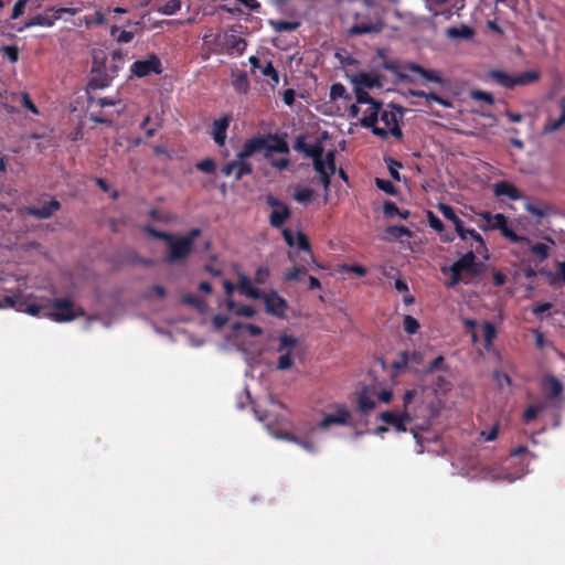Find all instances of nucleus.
<instances>
[{
	"instance_id": "obj_2",
	"label": "nucleus",
	"mask_w": 565,
	"mask_h": 565,
	"mask_svg": "<svg viewBox=\"0 0 565 565\" xmlns=\"http://www.w3.org/2000/svg\"><path fill=\"white\" fill-rule=\"evenodd\" d=\"M488 76L498 85L513 89L516 86H526L535 83L540 79L541 74L537 71H527L519 75H511L501 70H492L488 73Z\"/></svg>"
},
{
	"instance_id": "obj_26",
	"label": "nucleus",
	"mask_w": 565,
	"mask_h": 565,
	"mask_svg": "<svg viewBox=\"0 0 565 565\" xmlns=\"http://www.w3.org/2000/svg\"><path fill=\"white\" fill-rule=\"evenodd\" d=\"M49 309H51L50 300L43 303H36V302H23L20 303L19 310L24 311L31 316H39L43 313L46 316V312H49Z\"/></svg>"
},
{
	"instance_id": "obj_31",
	"label": "nucleus",
	"mask_w": 565,
	"mask_h": 565,
	"mask_svg": "<svg viewBox=\"0 0 565 565\" xmlns=\"http://www.w3.org/2000/svg\"><path fill=\"white\" fill-rule=\"evenodd\" d=\"M110 35L113 38H116L118 43H130L135 38L134 32L126 30L120 31V29L117 25L111 26Z\"/></svg>"
},
{
	"instance_id": "obj_56",
	"label": "nucleus",
	"mask_w": 565,
	"mask_h": 565,
	"mask_svg": "<svg viewBox=\"0 0 565 565\" xmlns=\"http://www.w3.org/2000/svg\"><path fill=\"white\" fill-rule=\"evenodd\" d=\"M445 364V358L443 355H438L436 359H434L433 362L429 363V365L426 367L427 373H433L435 371H439L444 369Z\"/></svg>"
},
{
	"instance_id": "obj_40",
	"label": "nucleus",
	"mask_w": 565,
	"mask_h": 565,
	"mask_svg": "<svg viewBox=\"0 0 565 565\" xmlns=\"http://www.w3.org/2000/svg\"><path fill=\"white\" fill-rule=\"evenodd\" d=\"M196 169L203 173L213 174L216 170V163L213 159L206 158L196 163Z\"/></svg>"
},
{
	"instance_id": "obj_6",
	"label": "nucleus",
	"mask_w": 565,
	"mask_h": 565,
	"mask_svg": "<svg viewBox=\"0 0 565 565\" xmlns=\"http://www.w3.org/2000/svg\"><path fill=\"white\" fill-rule=\"evenodd\" d=\"M403 107L390 104L387 108L382 109L380 111L379 118L384 124L386 129L392 134V136L398 140L403 139V131L399 127L398 117L403 115Z\"/></svg>"
},
{
	"instance_id": "obj_10",
	"label": "nucleus",
	"mask_w": 565,
	"mask_h": 565,
	"mask_svg": "<svg viewBox=\"0 0 565 565\" xmlns=\"http://www.w3.org/2000/svg\"><path fill=\"white\" fill-rule=\"evenodd\" d=\"M297 344V339L292 335L282 334L279 337L277 351L280 354L277 362V370L286 371L292 366V350Z\"/></svg>"
},
{
	"instance_id": "obj_5",
	"label": "nucleus",
	"mask_w": 565,
	"mask_h": 565,
	"mask_svg": "<svg viewBox=\"0 0 565 565\" xmlns=\"http://www.w3.org/2000/svg\"><path fill=\"white\" fill-rule=\"evenodd\" d=\"M354 23L348 29V34L351 36L379 33L383 30V22L379 17H370L369 14H361L354 12Z\"/></svg>"
},
{
	"instance_id": "obj_45",
	"label": "nucleus",
	"mask_w": 565,
	"mask_h": 565,
	"mask_svg": "<svg viewBox=\"0 0 565 565\" xmlns=\"http://www.w3.org/2000/svg\"><path fill=\"white\" fill-rule=\"evenodd\" d=\"M143 230L151 237L163 241L164 243L168 241V238H171V233L159 231L154 228L152 225H146Z\"/></svg>"
},
{
	"instance_id": "obj_1",
	"label": "nucleus",
	"mask_w": 565,
	"mask_h": 565,
	"mask_svg": "<svg viewBox=\"0 0 565 565\" xmlns=\"http://www.w3.org/2000/svg\"><path fill=\"white\" fill-rule=\"evenodd\" d=\"M257 152H264L265 159L269 160L273 152L288 154L289 146L285 138L277 134L260 135L245 141L239 157L249 158Z\"/></svg>"
},
{
	"instance_id": "obj_59",
	"label": "nucleus",
	"mask_w": 565,
	"mask_h": 565,
	"mask_svg": "<svg viewBox=\"0 0 565 565\" xmlns=\"http://www.w3.org/2000/svg\"><path fill=\"white\" fill-rule=\"evenodd\" d=\"M26 3L28 0H18L13 6L11 18L18 19L20 15H22L25 10Z\"/></svg>"
},
{
	"instance_id": "obj_24",
	"label": "nucleus",
	"mask_w": 565,
	"mask_h": 565,
	"mask_svg": "<svg viewBox=\"0 0 565 565\" xmlns=\"http://www.w3.org/2000/svg\"><path fill=\"white\" fill-rule=\"evenodd\" d=\"M382 108V103H371L369 107L364 111V116L361 118L360 124L362 127H371L374 126L380 116V111Z\"/></svg>"
},
{
	"instance_id": "obj_11",
	"label": "nucleus",
	"mask_w": 565,
	"mask_h": 565,
	"mask_svg": "<svg viewBox=\"0 0 565 565\" xmlns=\"http://www.w3.org/2000/svg\"><path fill=\"white\" fill-rule=\"evenodd\" d=\"M337 412L334 414H323L321 420L318 423L317 427L324 430L330 428L333 425L337 426H347L350 424L351 412L343 404H337Z\"/></svg>"
},
{
	"instance_id": "obj_30",
	"label": "nucleus",
	"mask_w": 565,
	"mask_h": 565,
	"mask_svg": "<svg viewBox=\"0 0 565 565\" xmlns=\"http://www.w3.org/2000/svg\"><path fill=\"white\" fill-rule=\"evenodd\" d=\"M409 361H411L409 352L401 351L397 353L396 359L393 361L392 369L396 373H399L401 371H403L407 367V365L409 364Z\"/></svg>"
},
{
	"instance_id": "obj_4",
	"label": "nucleus",
	"mask_w": 565,
	"mask_h": 565,
	"mask_svg": "<svg viewBox=\"0 0 565 565\" xmlns=\"http://www.w3.org/2000/svg\"><path fill=\"white\" fill-rule=\"evenodd\" d=\"M166 245L167 252L162 260L169 265L183 263L194 252L190 243L179 234L171 233V238H168Z\"/></svg>"
},
{
	"instance_id": "obj_62",
	"label": "nucleus",
	"mask_w": 565,
	"mask_h": 565,
	"mask_svg": "<svg viewBox=\"0 0 565 565\" xmlns=\"http://www.w3.org/2000/svg\"><path fill=\"white\" fill-rule=\"evenodd\" d=\"M428 222L430 227L434 228L435 231L441 232L444 230V223L433 212L428 213Z\"/></svg>"
},
{
	"instance_id": "obj_25",
	"label": "nucleus",
	"mask_w": 565,
	"mask_h": 565,
	"mask_svg": "<svg viewBox=\"0 0 565 565\" xmlns=\"http://www.w3.org/2000/svg\"><path fill=\"white\" fill-rule=\"evenodd\" d=\"M247 157H239V152L236 154L234 177L236 180H241L245 175L253 173V166L247 161Z\"/></svg>"
},
{
	"instance_id": "obj_20",
	"label": "nucleus",
	"mask_w": 565,
	"mask_h": 565,
	"mask_svg": "<svg viewBox=\"0 0 565 565\" xmlns=\"http://www.w3.org/2000/svg\"><path fill=\"white\" fill-rule=\"evenodd\" d=\"M305 156L312 159L316 171H320L321 166L327 164V158L323 159V147L319 141L308 145Z\"/></svg>"
},
{
	"instance_id": "obj_47",
	"label": "nucleus",
	"mask_w": 565,
	"mask_h": 565,
	"mask_svg": "<svg viewBox=\"0 0 565 565\" xmlns=\"http://www.w3.org/2000/svg\"><path fill=\"white\" fill-rule=\"evenodd\" d=\"M269 276H270V271H269L268 267L260 266L257 268V270L255 273L254 281L257 285H265L268 281Z\"/></svg>"
},
{
	"instance_id": "obj_18",
	"label": "nucleus",
	"mask_w": 565,
	"mask_h": 565,
	"mask_svg": "<svg viewBox=\"0 0 565 565\" xmlns=\"http://www.w3.org/2000/svg\"><path fill=\"white\" fill-rule=\"evenodd\" d=\"M495 196H507L511 201H519L523 198L522 192L511 182L500 181L493 185Z\"/></svg>"
},
{
	"instance_id": "obj_13",
	"label": "nucleus",
	"mask_w": 565,
	"mask_h": 565,
	"mask_svg": "<svg viewBox=\"0 0 565 565\" xmlns=\"http://www.w3.org/2000/svg\"><path fill=\"white\" fill-rule=\"evenodd\" d=\"M380 419L385 424L393 426L397 431H406V424H409L413 420V417L407 411H404L402 414L387 411L381 413Z\"/></svg>"
},
{
	"instance_id": "obj_35",
	"label": "nucleus",
	"mask_w": 565,
	"mask_h": 565,
	"mask_svg": "<svg viewBox=\"0 0 565 565\" xmlns=\"http://www.w3.org/2000/svg\"><path fill=\"white\" fill-rule=\"evenodd\" d=\"M359 84L369 88L381 85L379 76L372 73H361L359 75Z\"/></svg>"
},
{
	"instance_id": "obj_27",
	"label": "nucleus",
	"mask_w": 565,
	"mask_h": 565,
	"mask_svg": "<svg viewBox=\"0 0 565 565\" xmlns=\"http://www.w3.org/2000/svg\"><path fill=\"white\" fill-rule=\"evenodd\" d=\"M267 23L273 28L276 33L296 31L300 26L299 21H284L269 19Z\"/></svg>"
},
{
	"instance_id": "obj_17",
	"label": "nucleus",
	"mask_w": 565,
	"mask_h": 565,
	"mask_svg": "<svg viewBox=\"0 0 565 565\" xmlns=\"http://www.w3.org/2000/svg\"><path fill=\"white\" fill-rule=\"evenodd\" d=\"M67 12V9H58L55 11L54 15L49 14H36L35 17L31 18L24 23V26L19 29V31H22L23 29H28L31 26H52L55 22V20L60 19L62 13Z\"/></svg>"
},
{
	"instance_id": "obj_28",
	"label": "nucleus",
	"mask_w": 565,
	"mask_h": 565,
	"mask_svg": "<svg viewBox=\"0 0 565 565\" xmlns=\"http://www.w3.org/2000/svg\"><path fill=\"white\" fill-rule=\"evenodd\" d=\"M340 98L350 102L352 96L348 93L345 86L342 83H334L330 88V100L335 102Z\"/></svg>"
},
{
	"instance_id": "obj_57",
	"label": "nucleus",
	"mask_w": 565,
	"mask_h": 565,
	"mask_svg": "<svg viewBox=\"0 0 565 565\" xmlns=\"http://www.w3.org/2000/svg\"><path fill=\"white\" fill-rule=\"evenodd\" d=\"M297 244H298V248L300 250H303V252H310L311 250L309 239L306 236V234H303L302 232H298L297 233Z\"/></svg>"
},
{
	"instance_id": "obj_49",
	"label": "nucleus",
	"mask_w": 565,
	"mask_h": 565,
	"mask_svg": "<svg viewBox=\"0 0 565 565\" xmlns=\"http://www.w3.org/2000/svg\"><path fill=\"white\" fill-rule=\"evenodd\" d=\"M1 51L11 63L19 61V47L17 45H4L1 47Z\"/></svg>"
},
{
	"instance_id": "obj_46",
	"label": "nucleus",
	"mask_w": 565,
	"mask_h": 565,
	"mask_svg": "<svg viewBox=\"0 0 565 565\" xmlns=\"http://www.w3.org/2000/svg\"><path fill=\"white\" fill-rule=\"evenodd\" d=\"M313 194H315V192L312 189L301 188L296 191L295 200L299 203H306L312 199Z\"/></svg>"
},
{
	"instance_id": "obj_48",
	"label": "nucleus",
	"mask_w": 565,
	"mask_h": 565,
	"mask_svg": "<svg viewBox=\"0 0 565 565\" xmlns=\"http://www.w3.org/2000/svg\"><path fill=\"white\" fill-rule=\"evenodd\" d=\"M238 317L253 318L256 315V310L248 305H239L235 303L234 310H232Z\"/></svg>"
},
{
	"instance_id": "obj_51",
	"label": "nucleus",
	"mask_w": 565,
	"mask_h": 565,
	"mask_svg": "<svg viewBox=\"0 0 565 565\" xmlns=\"http://www.w3.org/2000/svg\"><path fill=\"white\" fill-rule=\"evenodd\" d=\"M355 99L358 104L371 105V103H376V100L372 98L371 95L361 87L355 88Z\"/></svg>"
},
{
	"instance_id": "obj_14",
	"label": "nucleus",
	"mask_w": 565,
	"mask_h": 565,
	"mask_svg": "<svg viewBox=\"0 0 565 565\" xmlns=\"http://www.w3.org/2000/svg\"><path fill=\"white\" fill-rule=\"evenodd\" d=\"M541 388L546 399L555 401L561 397L564 391L562 382L554 375H545L541 381Z\"/></svg>"
},
{
	"instance_id": "obj_23",
	"label": "nucleus",
	"mask_w": 565,
	"mask_h": 565,
	"mask_svg": "<svg viewBox=\"0 0 565 565\" xmlns=\"http://www.w3.org/2000/svg\"><path fill=\"white\" fill-rule=\"evenodd\" d=\"M238 289L242 295L252 299L259 300L260 297H264V291H262L258 288H255L250 279L245 275H241L239 277Z\"/></svg>"
},
{
	"instance_id": "obj_15",
	"label": "nucleus",
	"mask_w": 565,
	"mask_h": 565,
	"mask_svg": "<svg viewBox=\"0 0 565 565\" xmlns=\"http://www.w3.org/2000/svg\"><path fill=\"white\" fill-rule=\"evenodd\" d=\"M60 209L61 203L56 199H52L50 202L43 204L42 206L26 207L25 213L40 220H46L50 218Z\"/></svg>"
},
{
	"instance_id": "obj_55",
	"label": "nucleus",
	"mask_w": 565,
	"mask_h": 565,
	"mask_svg": "<svg viewBox=\"0 0 565 565\" xmlns=\"http://www.w3.org/2000/svg\"><path fill=\"white\" fill-rule=\"evenodd\" d=\"M21 105L24 108H26L28 110H30L32 114H35V115L39 114V110H38L36 106L31 100L29 94L25 93V92L21 93Z\"/></svg>"
},
{
	"instance_id": "obj_38",
	"label": "nucleus",
	"mask_w": 565,
	"mask_h": 565,
	"mask_svg": "<svg viewBox=\"0 0 565 565\" xmlns=\"http://www.w3.org/2000/svg\"><path fill=\"white\" fill-rule=\"evenodd\" d=\"M233 86L237 92L246 93L249 88V82L246 73H239L234 79H233Z\"/></svg>"
},
{
	"instance_id": "obj_16",
	"label": "nucleus",
	"mask_w": 565,
	"mask_h": 565,
	"mask_svg": "<svg viewBox=\"0 0 565 565\" xmlns=\"http://www.w3.org/2000/svg\"><path fill=\"white\" fill-rule=\"evenodd\" d=\"M335 152L334 150H330L327 152V164L321 166L320 171H316L319 173L320 182L322 183L326 191H329L331 178L335 173Z\"/></svg>"
},
{
	"instance_id": "obj_8",
	"label": "nucleus",
	"mask_w": 565,
	"mask_h": 565,
	"mask_svg": "<svg viewBox=\"0 0 565 565\" xmlns=\"http://www.w3.org/2000/svg\"><path fill=\"white\" fill-rule=\"evenodd\" d=\"M163 71L162 63L157 54L151 53L146 60H137L130 66V72L139 77H146L150 74H161Z\"/></svg>"
},
{
	"instance_id": "obj_54",
	"label": "nucleus",
	"mask_w": 565,
	"mask_h": 565,
	"mask_svg": "<svg viewBox=\"0 0 565 565\" xmlns=\"http://www.w3.org/2000/svg\"><path fill=\"white\" fill-rule=\"evenodd\" d=\"M472 98L476 100H482L486 102L489 105H492L494 103V97L492 94L483 90H475L472 92Z\"/></svg>"
},
{
	"instance_id": "obj_37",
	"label": "nucleus",
	"mask_w": 565,
	"mask_h": 565,
	"mask_svg": "<svg viewBox=\"0 0 565 565\" xmlns=\"http://www.w3.org/2000/svg\"><path fill=\"white\" fill-rule=\"evenodd\" d=\"M386 232L396 238L412 237L413 232L404 225H393L386 228Z\"/></svg>"
},
{
	"instance_id": "obj_64",
	"label": "nucleus",
	"mask_w": 565,
	"mask_h": 565,
	"mask_svg": "<svg viewBox=\"0 0 565 565\" xmlns=\"http://www.w3.org/2000/svg\"><path fill=\"white\" fill-rule=\"evenodd\" d=\"M539 412H540V408H539V407L533 406V405H532V406H529V407L525 409L524 414H523V419H524V422H525V423H530V422L534 420V419L537 417Z\"/></svg>"
},
{
	"instance_id": "obj_3",
	"label": "nucleus",
	"mask_w": 565,
	"mask_h": 565,
	"mask_svg": "<svg viewBox=\"0 0 565 565\" xmlns=\"http://www.w3.org/2000/svg\"><path fill=\"white\" fill-rule=\"evenodd\" d=\"M50 306L51 309L46 312V317L56 322H67L85 316V310L82 307L75 306L71 298H55L53 301H50Z\"/></svg>"
},
{
	"instance_id": "obj_32",
	"label": "nucleus",
	"mask_w": 565,
	"mask_h": 565,
	"mask_svg": "<svg viewBox=\"0 0 565 565\" xmlns=\"http://www.w3.org/2000/svg\"><path fill=\"white\" fill-rule=\"evenodd\" d=\"M358 406L361 413L369 414L375 407V402L367 395V393L363 392L358 396Z\"/></svg>"
},
{
	"instance_id": "obj_41",
	"label": "nucleus",
	"mask_w": 565,
	"mask_h": 565,
	"mask_svg": "<svg viewBox=\"0 0 565 565\" xmlns=\"http://www.w3.org/2000/svg\"><path fill=\"white\" fill-rule=\"evenodd\" d=\"M403 327L406 333L415 334L419 329V322L413 316H405Z\"/></svg>"
},
{
	"instance_id": "obj_43",
	"label": "nucleus",
	"mask_w": 565,
	"mask_h": 565,
	"mask_svg": "<svg viewBox=\"0 0 565 565\" xmlns=\"http://www.w3.org/2000/svg\"><path fill=\"white\" fill-rule=\"evenodd\" d=\"M262 73L264 76L269 77L274 85H277L279 83V75L276 68L274 67V64L271 61H267L265 66L262 68Z\"/></svg>"
},
{
	"instance_id": "obj_63",
	"label": "nucleus",
	"mask_w": 565,
	"mask_h": 565,
	"mask_svg": "<svg viewBox=\"0 0 565 565\" xmlns=\"http://www.w3.org/2000/svg\"><path fill=\"white\" fill-rule=\"evenodd\" d=\"M526 210L530 214H532L533 216H536V217H544L546 216V211L548 210V207H540V206H535L533 204H527L526 205Z\"/></svg>"
},
{
	"instance_id": "obj_53",
	"label": "nucleus",
	"mask_w": 565,
	"mask_h": 565,
	"mask_svg": "<svg viewBox=\"0 0 565 565\" xmlns=\"http://www.w3.org/2000/svg\"><path fill=\"white\" fill-rule=\"evenodd\" d=\"M531 252L540 259H545L548 256V247L544 243H535L531 246Z\"/></svg>"
},
{
	"instance_id": "obj_9",
	"label": "nucleus",
	"mask_w": 565,
	"mask_h": 565,
	"mask_svg": "<svg viewBox=\"0 0 565 565\" xmlns=\"http://www.w3.org/2000/svg\"><path fill=\"white\" fill-rule=\"evenodd\" d=\"M259 300L264 301L265 310L268 315L279 319L286 318V312L289 308L288 302L276 290L264 291V297H260Z\"/></svg>"
},
{
	"instance_id": "obj_42",
	"label": "nucleus",
	"mask_w": 565,
	"mask_h": 565,
	"mask_svg": "<svg viewBox=\"0 0 565 565\" xmlns=\"http://www.w3.org/2000/svg\"><path fill=\"white\" fill-rule=\"evenodd\" d=\"M181 0H168L160 9V12L166 15H172L181 9Z\"/></svg>"
},
{
	"instance_id": "obj_61",
	"label": "nucleus",
	"mask_w": 565,
	"mask_h": 565,
	"mask_svg": "<svg viewBox=\"0 0 565 565\" xmlns=\"http://www.w3.org/2000/svg\"><path fill=\"white\" fill-rule=\"evenodd\" d=\"M202 234V231L200 228H192L186 234L181 235V237L185 241H188L191 245V247L194 249V242L195 239Z\"/></svg>"
},
{
	"instance_id": "obj_12",
	"label": "nucleus",
	"mask_w": 565,
	"mask_h": 565,
	"mask_svg": "<svg viewBox=\"0 0 565 565\" xmlns=\"http://www.w3.org/2000/svg\"><path fill=\"white\" fill-rule=\"evenodd\" d=\"M232 121V116L230 114H224L218 119H215L212 124L210 135L213 140L218 146H224L227 138V129Z\"/></svg>"
},
{
	"instance_id": "obj_7",
	"label": "nucleus",
	"mask_w": 565,
	"mask_h": 565,
	"mask_svg": "<svg viewBox=\"0 0 565 565\" xmlns=\"http://www.w3.org/2000/svg\"><path fill=\"white\" fill-rule=\"evenodd\" d=\"M266 203L271 207L269 214L270 226L274 228H282L284 224L291 215L290 207L271 194L266 196Z\"/></svg>"
},
{
	"instance_id": "obj_19",
	"label": "nucleus",
	"mask_w": 565,
	"mask_h": 565,
	"mask_svg": "<svg viewBox=\"0 0 565 565\" xmlns=\"http://www.w3.org/2000/svg\"><path fill=\"white\" fill-rule=\"evenodd\" d=\"M405 70L419 74L423 78H425L428 82L444 84V78L441 77L439 72L435 70L424 68L417 63H407L405 65Z\"/></svg>"
},
{
	"instance_id": "obj_58",
	"label": "nucleus",
	"mask_w": 565,
	"mask_h": 565,
	"mask_svg": "<svg viewBox=\"0 0 565 565\" xmlns=\"http://www.w3.org/2000/svg\"><path fill=\"white\" fill-rule=\"evenodd\" d=\"M383 212L386 217H393L399 213V209L397 205L392 201H386L383 205Z\"/></svg>"
},
{
	"instance_id": "obj_34",
	"label": "nucleus",
	"mask_w": 565,
	"mask_h": 565,
	"mask_svg": "<svg viewBox=\"0 0 565 565\" xmlns=\"http://www.w3.org/2000/svg\"><path fill=\"white\" fill-rule=\"evenodd\" d=\"M482 330H483L484 348L489 349L490 345L492 344L493 340L497 337L495 327L493 323L486 321L482 324Z\"/></svg>"
},
{
	"instance_id": "obj_39",
	"label": "nucleus",
	"mask_w": 565,
	"mask_h": 565,
	"mask_svg": "<svg viewBox=\"0 0 565 565\" xmlns=\"http://www.w3.org/2000/svg\"><path fill=\"white\" fill-rule=\"evenodd\" d=\"M223 287H224V290H225V294H226V307L228 310H234L235 308V301L233 300L232 296H233V292L235 290V285L228 280V279H225L223 281Z\"/></svg>"
},
{
	"instance_id": "obj_52",
	"label": "nucleus",
	"mask_w": 565,
	"mask_h": 565,
	"mask_svg": "<svg viewBox=\"0 0 565 565\" xmlns=\"http://www.w3.org/2000/svg\"><path fill=\"white\" fill-rule=\"evenodd\" d=\"M282 437H284L285 439L289 440V441H292V443L298 444L299 446H301L302 448H305L306 450H308V451H310V452H313V451H315V446H313V444H312V443H310V441L301 440V439H299L298 437L292 436V435H290V434H288V433H285V434L282 435Z\"/></svg>"
},
{
	"instance_id": "obj_33",
	"label": "nucleus",
	"mask_w": 565,
	"mask_h": 565,
	"mask_svg": "<svg viewBox=\"0 0 565 565\" xmlns=\"http://www.w3.org/2000/svg\"><path fill=\"white\" fill-rule=\"evenodd\" d=\"M557 270L556 273H547V277L552 285H561L565 284V260L557 262L556 264Z\"/></svg>"
},
{
	"instance_id": "obj_36",
	"label": "nucleus",
	"mask_w": 565,
	"mask_h": 565,
	"mask_svg": "<svg viewBox=\"0 0 565 565\" xmlns=\"http://www.w3.org/2000/svg\"><path fill=\"white\" fill-rule=\"evenodd\" d=\"M307 274L303 266H295L291 270L284 274V281H299Z\"/></svg>"
},
{
	"instance_id": "obj_44",
	"label": "nucleus",
	"mask_w": 565,
	"mask_h": 565,
	"mask_svg": "<svg viewBox=\"0 0 565 565\" xmlns=\"http://www.w3.org/2000/svg\"><path fill=\"white\" fill-rule=\"evenodd\" d=\"M143 230L151 237L163 241L164 243L168 241V238H171V233L159 231L154 228L152 225H146Z\"/></svg>"
},
{
	"instance_id": "obj_21",
	"label": "nucleus",
	"mask_w": 565,
	"mask_h": 565,
	"mask_svg": "<svg viewBox=\"0 0 565 565\" xmlns=\"http://www.w3.org/2000/svg\"><path fill=\"white\" fill-rule=\"evenodd\" d=\"M451 267L456 270L469 271L476 274L478 271L476 265V255L472 250L467 252L463 256H461L457 262H455Z\"/></svg>"
},
{
	"instance_id": "obj_60",
	"label": "nucleus",
	"mask_w": 565,
	"mask_h": 565,
	"mask_svg": "<svg viewBox=\"0 0 565 565\" xmlns=\"http://www.w3.org/2000/svg\"><path fill=\"white\" fill-rule=\"evenodd\" d=\"M271 167L278 169V170H284V169H287L289 163H290V160L288 157H284V158H280V159H273L270 157L269 160H267Z\"/></svg>"
},
{
	"instance_id": "obj_50",
	"label": "nucleus",
	"mask_w": 565,
	"mask_h": 565,
	"mask_svg": "<svg viewBox=\"0 0 565 565\" xmlns=\"http://www.w3.org/2000/svg\"><path fill=\"white\" fill-rule=\"evenodd\" d=\"M375 184L380 190L384 191L387 194H396V188L390 180L376 178Z\"/></svg>"
},
{
	"instance_id": "obj_22",
	"label": "nucleus",
	"mask_w": 565,
	"mask_h": 565,
	"mask_svg": "<svg viewBox=\"0 0 565 565\" xmlns=\"http://www.w3.org/2000/svg\"><path fill=\"white\" fill-rule=\"evenodd\" d=\"M561 115L557 119L548 118L543 126V134H552L559 130L565 124V95L559 99Z\"/></svg>"
},
{
	"instance_id": "obj_29",
	"label": "nucleus",
	"mask_w": 565,
	"mask_h": 565,
	"mask_svg": "<svg viewBox=\"0 0 565 565\" xmlns=\"http://www.w3.org/2000/svg\"><path fill=\"white\" fill-rule=\"evenodd\" d=\"M447 35L450 39H470L473 36V30L468 25L452 26L447 30Z\"/></svg>"
}]
</instances>
